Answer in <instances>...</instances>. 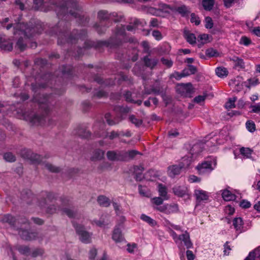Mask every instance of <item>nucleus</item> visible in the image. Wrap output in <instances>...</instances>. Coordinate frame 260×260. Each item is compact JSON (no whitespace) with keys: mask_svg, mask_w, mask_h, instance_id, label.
Returning <instances> with one entry per match:
<instances>
[{"mask_svg":"<svg viewBox=\"0 0 260 260\" xmlns=\"http://www.w3.org/2000/svg\"><path fill=\"white\" fill-rule=\"evenodd\" d=\"M141 219H142L143 221L147 222L151 226H154L156 224V222L154 220L152 219L149 216H148L145 214L141 215Z\"/></svg>","mask_w":260,"mask_h":260,"instance_id":"ea45409f","label":"nucleus"},{"mask_svg":"<svg viewBox=\"0 0 260 260\" xmlns=\"http://www.w3.org/2000/svg\"><path fill=\"white\" fill-rule=\"evenodd\" d=\"M246 125L247 129L250 132H253L255 130V125L253 121H247Z\"/></svg>","mask_w":260,"mask_h":260,"instance_id":"09e8293b","label":"nucleus"},{"mask_svg":"<svg viewBox=\"0 0 260 260\" xmlns=\"http://www.w3.org/2000/svg\"><path fill=\"white\" fill-rule=\"evenodd\" d=\"M165 200L164 199V198L159 197L153 198V199H152L151 202L154 205H156V206H158L162 204L163 202Z\"/></svg>","mask_w":260,"mask_h":260,"instance_id":"37998d69","label":"nucleus"},{"mask_svg":"<svg viewBox=\"0 0 260 260\" xmlns=\"http://www.w3.org/2000/svg\"><path fill=\"white\" fill-rule=\"evenodd\" d=\"M65 3L62 4L60 5L57 6V9H55L56 12H57V14L59 17V16L62 14H65L66 13H68L71 14L72 16L77 18L79 14L77 12H73L71 9L69 10V8H73L74 10H77V4L75 1L74 0H63Z\"/></svg>","mask_w":260,"mask_h":260,"instance_id":"f03ea898","label":"nucleus"},{"mask_svg":"<svg viewBox=\"0 0 260 260\" xmlns=\"http://www.w3.org/2000/svg\"><path fill=\"white\" fill-rule=\"evenodd\" d=\"M119 136V134L117 132L112 131L110 133H109L107 137L110 139L113 140Z\"/></svg>","mask_w":260,"mask_h":260,"instance_id":"680f3d73","label":"nucleus"},{"mask_svg":"<svg viewBox=\"0 0 260 260\" xmlns=\"http://www.w3.org/2000/svg\"><path fill=\"white\" fill-rule=\"evenodd\" d=\"M183 77L182 76V73H179V72H175L174 73H173V74H172L170 76V78L171 79L172 78H175L176 80H180L181 78H182Z\"/></svg>","mask_w":260,"mask_h":260,"instance_id":"052dcab7","label":"nucleus"},{"mask_svg":"<svg viewBox=\"0 0 260 260\" xmlns=\"http://www.w3.org/2000/svg\"><path fill=\"white\" fill-rule=\"evenodd\" d=\"M110 17V14L106 11H100L98 13V18L101 21H104L109 19Z\"/></svg>","mask_w":260,"mask_h":260,"instance_id":"e433bc0d","label":"nucleus"},{"mask_svg":"<svg viewBox=\"0 0 260 260\" xmlns=\"http://www.w3.org/2000/svg\"><path fill=\"white\" fill-rule=\"evenodd\" d=\"M129 120L137 127L140 126L143 122L141 119L137 118L134 115H131L129 116Z\"/></svg>","mask_w":260,"mask_h":260,"instance_id":"72a5a7b5","label":"nucleus"},{"mask_svg":"<svg viewBox=\"0 0 260 260\" xmlns=\"http://www.w3.org/2000/svg\"><path fill=\"white\" fill-rule=\"evenodd\" d=\"M103 25V22H101L100 24L98 25L95 24V27L96 28V31L99 34H102L104 33L106 30V28L105 27H102L101 26Z\"/></svg>","mask_w":260,"mask_h":260,"instance_id":"13d9d810","label":"nucleus"},{"mask_svg":"<svg viewBox=\"0 0 260 260\" xmlns=\"http://www.w3.org/2000/svg\"><path fill=\"white\" fill-rule=\"evenodd\" d=\"M243 220L241 218L238 217L235 218L233 220V225L236 229V231L238 233L242 232V229L243 228Z\"/></svg>","mask_w":260,"mask_h":260,"instance_id":"393cba45","label":"nucleus"},{"mask_svg":"<svg viewBox=\"0 0 260 260\" xmlns=\"http://www.w3.org/2000/svg\"><path fill=\"white\" fill-rule=\"evenodd\" d=\"M97 254V251L96 249H91L89 253V258L90 260H94L95 257Z\"/></svg>","mask_w":260,"mask_h":260,"instance_id":"bf43d9fd","label":"nucleus"},{"mask_svg":"<svg viewBox=\"0 0 260 260\" xmlns=\"http://www.w3.org/2000/svg\"><path fill=\"white\" fill-rule=\"evenodd\" d=\"M46 117L44 115L32 113L28 115L27 120L35 125H42L45 122Z\"/></svg>","mask_w":260,"mask_h":260,"instance_id":"6e6552de","label":"nucleus"},{"mask_svg":"<svg viewBox=\"0 0 260 260\" xmlns=\"http://www.w3.org/2000/svg\"><path fill=\"white\" fill-rule=\"evenodd\" d=\"M190 21L192 23H194L197 25L200 23V20L199 17L197 16L194 13H191Z\"/></svg>","mask_w":260,"mask_h":260,"instance_id":"5fc2aeb1","label":"nucleus"},{"mask_svg":"<svg viewBox=\"0 0 260 260\" xmlns=\"http://www.w3.org/2000/svg\"><path fill=\"white\" fill-rule=\"evenodd\" d=\"M63 212L64 214H66L68 217L70 218H72L75 217L76 214V212L69 208H64L63 209Z\"/></svg>","mask_w":260,"mask_h":260,"instance_id":"49530a36","label":"nucleus"},{"mask_svg":"<svg viewBox=\"0 0 260 260\" xmlns=\"http://www.w3.org/2000/svg\"><path fill=\"white\" fill-rule=\"evenodd\" d=\"M215 73L217 76L220 78H223L228 75V71L225 68L220 67L216 69Z\"/></svg>","mask_w":260,"mask_h":260,"instance_id":"7c9ffc66","label":"nucleus"},{"mask_svg":"<svg viewBox=\"0 0 260 260\" xmlns=\"http://www.w3.org/2000/svg\"><path fill=\"white\" fill-rule=\"evenodd\" d=\"M2 221L3 222L9 223L11 226L16 229L18 227L16 225V223L20 222L19 221H16L15 218L10 214L5 215L2 219Z\"/></svg>","mask_w":260,"mask_h":260,"instance_id":"a211bd4d","label":"nucleus"},{"mask_svg":"<svg viewBox=\"0 0 260 260\" xmlns=\"http://www.w3.org/2000/svg\"><path fill=\"white\" fill-rule=\"evenodd\" d=\"M158 7V10L164 12H167L168 10L171 9L170 6L169 5L164 3H159Z\"/></svg>","mask_w":260,"mask_h":260,"instance_id":"603ef678","label":"nucleus"},{"mask_svg":"<svg viewBox=\"0 0 260 260\" xmlns=\"http://www.w3.org/2000/svg\"><path fill=\"white\" fill-rule=\"evenodd\" d=\"M248 85H246L247 88H250L251 86H255L259 83V80L256 78H252L248 79Z\"/></svg>","mask_w":260,"mask_h":260,"instance_id":"c03bdc74","label":"nucleus"},{"mask_svg":"<svg viewBox=\"0 0 260 260\" xmlns=\"http://www.w3.org/2000/svg\"><path fill=\"white\" fill-rule=\"evenodd\" d=\"M3 157L6 161L10 162H14L16 160V156L11 152L5 153Z\"/></svg>","mask_w":260,"mask_h":260,"instance_id":"c9c22d12","label":"nucleus"},{"mask_svg":"<svg viewBox=\"0 0 260 260\" xmlns=\"http://www.w3.org/2000/svg\"><path fill=\"white\" fill-rule=\"evenodd\" d=\"M21 155L24 158L30 159L35 163H39L42 160V157L40 155L32 153L28 150L24 149L22 150Z\"/></svg>","mask_w":260,"mask_h":260,"instance_id":"9d476101","label":"nucleus"},{"mask_svg":"<svg viewBox=\"0 0 260 260\" xmlns=\"http://www.w3.org/2000/svg\"><path fill=\"white\" fill-rule=\"evenodd\" d=\"M105 118L107 122L110 125L117 124L122 120V119L119 117L115 118L114 119H112L111 116L109 113L106 114Z\"/></svg>","mask_w":260,"mask_h":260,"instance_id":"a878e982","label":"nucleus"},{"mask_svg":"<svg viewBox=\"0 0 260 260\" xmlns=\"http://www.w3.org/2000/svg\"><path fill=\"white\" fill-rule=\"evenodd\" d=\"M173 190L175 195L180 197H182L187 194V189L184 187L175 186Z\"/></svg>","mask_w":260,"mask_h":260,"instance_id":"5701e85b","label":"nucleus"},{"mask_svg":"<svg viewBox=\"0 0 260 260\" xmlns=\"http://www.w3.org/2000/svg\"><path fill=\"white\" fill-rule=\"evenodd\" d=\"M240 43L245 46H248L251 43V41L249 38L244 36L241 38Z\"/></svg>","mask_w":260,"mask_h":260,"instance_id":"4d7b16f0","label":"nucleus"},{"mask_svg":"<svg viewBox=\"0 0 260 260\" xmlns=\"http://www.w3.org/2000/svg\"><path fill=\"white\" fill-rule=\"evenodd\" d=\"M44 250L41 248L35 249L31 253L32 257H37L38 256L42 255L44 253Z\"/></svg>","mask_w":260,"mask_h":260,"instance_id":"864d4df0","label":"nucleus"},{"mask_svg":"<svg viewBox=\"0 0 260 260\" xmlns=\"http://www.w3.org/2000/svg\"><path fill=\"white\" fill-rule=\"evenodd\" d=\"M190 165V160L186 163L182 162V165L177 166L173 165L168 168V173L171 177H174L175 175H178L180 173L181 169L183 168H187Z\"/></svg>","mask_w":260,"mask_h":260,"instance_id":"9b49d317","label":"nucleus"},{"mask_svg":"<svg viewBox=\"0 0 260 260\" xmlns=\"http://www.w3.org/2000/svg\"><path fill=\"white\" fill-rule=\"evenodd\" d=\"M200 174H204L211 172L214 168L212 167L211 162L205 161L197 167Z\"/></svg>","mask_w":260,"mask_h":260,"instance_id":"4468645a","label":"nucleus"},{"mask_svg":"<svg viewBox=\"0 0 260 260\" xmlns=\"http://www.w3.org/2000/svg\"><path fill=\"white\" fill-rule=\"evenodd\" d=\"M123 151H108L107 152L108 159L112 161H123Z\"/></svg>","mask_w":260,"mask_h":260,"instance_id":"ddd939ff","label":"nucleus"},{"mask_svg":"<svg viewBox=\"0 0 260 260\" xmlns=\"http://www.w3.org/2000/svg\"><path fill=\"white\" fill-rule=\"evenodd\" d=\"M162 63L168 68H170L173 64V61L171 59H169L162 57L160 59Z\"/></svg>","mask_w":260,"mask_h":260,"instance_id":"a18cd8bd","label":"nucleus"},{"mask_svg":"<svg viewBox=\"0 0 260 260\" xmlns=\"http://www.w3.org/2000/svg\"><path fill=\"white\" fill-rule=\"evenodd\" d=\"M230 59L231 61H232L235 63L236 66L241 68H244V62L242 59L240 58L237 56H234L232 58H230Z\"/></svg>","mask_w":260,"mask_h":260,"instance_id":"473e14b6","label":"nucleus"},{"mask_svg":"<svg viewBox=\"0 0 260 260\" xmlns=\"http://www.w3.org/2000/svg\"><path fill=\"white\" fill-rule=\"evenodd\" d=\"M192 86L191 83L180 84L177 87V91L182 96L187 97L190 96L192 92Z\"/></svg>","mask_w":260,"mask_h":260,"instance_id":"0eeeda50","label":"nucleus"},{"mask_svg":"<svg viewBox=\"0 0 260 260\" xmlns=\"http://www.w3.org/2000/svg\"><path fill=\"white\" fill-rule=\"evenodd\" d=\"M179 242H183L186 248L189 249L192 247V243L187 232L185 231L183 234L179 235Z\"/></svg>","mask_w":260,"mask_h":260,"instance_id":"f3484780","label":"nucleus"},{"mask_svg":"<svg viewBox=\"0 0 260 260\" xmlns=\"http://www.w3.org/2000/svg\"><path fill=\"white\" fill-rule=\"evenodd\" d=\"M139 154V152L136 150H131L129 151H123V154L124 156L123 161H128L133 159L135 156Z\"/></svg>","mask_w":260,"mask_h":260,"instance_id":"4be33fe9","label":"nucleus"},{"mask_svg":"<svg viewBox=\"0 0 260 260\" xmlns=\"http://www.w3.org/2000/svg\"><path fill=\"white\" fill-rule=\"evenodd\" d=\"M184 36L187 42L190 44H194L196 43V37L192 33H190L187 31L184 32Z\"/></svg>","mask_w":260,"mask_h":260,"instance_id":"2f4dec72","label":"nucleus"},{"mask_svg":"<svg viewBox=\"0 0 260 260\" xmlns=\"http://www.w3.org/2000/svg\"><path fill=\"white\" fill-rule=\"evenodd\" d=\"M255 253L254 251L249 253L248 255L244 259V260H255Z\"/></svg>","mask_w":260,"mask_h":260,"instance_id":"774afa93","label":"nucleus"},{"mask_svg":"<svg viewBox=\"0 0 260 260\" xmlns=\"http://www.w3.org/2000/svg\"><path fill=\"white\" fill-rule=\"evenodd\" d=\"M237 98L233 97L229 99V101L225 103V107L227 109H232L235 107V102H236Z\"/></svg>","mask_w":260,"mask_h":260,"instance_id":"79ce46f5","label":"nucleus"},{"mask_svg":"<svg viewBox=\"0 0 260 260\" xmlns=\"http://www.w3.org/2000/svg\"><path fill=\"white\" fill-rule=\"evenodd\" d=\"M40 105V108L47 114L53 106V99L51 96L43 95L39 99H36Z\"/></svg>","mask_w":260,"mask_h":260,"instance_id":"20e7f679","label":"nucleus"},{"mask_svg":"<svg viewBox=\"0 0 260 260\" xmlns=\"http://www.w3.org/2000/svg\"><path fill=\"white\" fill-rule=\"evenodd\" d=\"M16 46L21 51H23L25 49L26 45L24 43L22 38H21L18 39Z\"/></svg>","mask_w":260,"mask_h":260,"instance_id":"8fccbe9b","label":"nucleus"},{"mask_svg":"<svg viewBox=\"0 0 260 260\" xmlns=\"http://www.w3.org/2000/svg\"><path fill=\"white\" fill-rule=\"evenodd\" d=\"M125 30L124 26L122 25L118 26L114 35L111 38L110 43L114 45H118L121 43L125 37Z\"/></svg>","mask_w":260,"mask_h":260,"instance_id":"39448f33","label":"nucleus"},{"mask_svg":"<svg viewBox=\"0 0 260 260\" xmlns=\"http://www.w3.org/2000/svg\"><path fill=\"white\" fill-rule=\"evenodd\" d=\"M205 27L207 28H211L213 26L212 19L210 17H206L205 18Z\"/></svg>","mask_w":260,"mask_h":260,"instance_id":"3c124183","label":"nucleus"},{"mask_svg":"<svg viewBox=\"0 0 260 260\" xmlns=\"http://www.w3.org/2000/svg\"><path fill=\"white\" fill-rule=\"evenodd\" d=\"M92 223L95 224L96 225L99 226L103 227L108 224V221L107 220L105 221L101 219L99 220H94L92 221Z\"/></svg>","mask_w":260,"mask_h":260,"instance_id":"6e6d98bb","label":"nucleus"},{"mask_svg":"<svg viewBox=\"0 0 260 260\" xmlns=\"http://www.w3.org/2000/svg\"><path fill=\"white\" fill-rule=\"evenodd\" d=\"M104 156V151L101 149H96L93 152L90 159L92 161L101 160Z\"/></svg>","mask_w":260,"mask_h":260,"instance_id":"b1692460","label":"nucleus"},{"mask_svg":"<svg viewBox=\"0 0 260 260\" xmlns=\"http://www.w3.org/2000/svg\"><path fill=\"white\" fill-rule=\"evenodd\" d=\"M12 27H14L16 30L14 32V34H16L17 30L19 29L27 38L32 37L35 34L41 33L43 30L41 24L35 23V24L34 25L32 22H30L29 24L19 23L15 26L11 23L7 25L6 28L7 30H9Z\"/></svg>","mask_w":260,"mask_h":260,"instance_id":"f257e3e1","label":"nucleus"},{"mask_svg":"<svg viewBox=\"0 0 260 260\" xmlns=\"http://www.w3.org/2000/svg\"><path fill=\"white\" fill-rule=\"evenodd\" d=\"M77 31L76 30V32H73L72 34L68 38L67 37L66 35V32H61L59 35V39H61L60 41H58V43H63L65 42H67L69 43H75L77 39H82L86 35V32L85 31H83L82 34H80L78 35L77 36H74L76 35Z\"/></svg>","mask_w":260,"mask_h":260,"instance_id":"423d86ee","label":"nucleus"},{"mask_svg":"<svg viewBox=\"0 0 260 260\" xmlns=\"http://www.w3.org/2000/svg\"><path fill=\"white\" fill-rule=\"evenodd\" d=\"M152 36L157 40H160L162 38V35L158 30H153Z\"/></svg>","mask_w":260,"mask_h":260,"instance_id":"69168bd1","label":"nucleus"},{"mask_svg":"<svg viewBox=\"0 0 260 260\" xmlns=\"http://www.w3.org/2000/svg\"><path fill=\"white\" fill-rule=\"evenodd\" d=\"M97 201L101 206L107 207L110 205V200L104 196H100L98 198Z\"/></svg>","mask_w":260,"mask_h":260,"instance_id":"cd10ccee","label":"nucleus"},{"mask_svg":"<svg viewBox=\"0 0 260 260\" xmlns=\"http://www.w3.org/2000/svg\"><path fill=\"white\" fill-rule=\"evenodd\" d=\"M155 210H158L168 214L174 212H177L178 211V207L176 204L174 205H165L160 206H153Z\"/></svg>","mask_w":260,"mask_h":260,"instance_id":"1a4fd4ad","label":"nucleus"},{"mask_svg":"<svg viewBox=\"0 0 260 260\" xmlns=\"http://www.w3.org/2000/svg\"><path fill=\"white\" fill-rule=\"evenodd\" d=\"M122 225H119L116 226L113 231L112 239L116 243L121 242L124 240V237L121 233V229Z\"/></svg>","mask_w":260,"mask_h":260,"instance_id":"2eb2a0df","label":"nucleus"},{"mask_svg":"<svg viewBox=\"0 0 260 260\" xmlns=\"http://www.w3.org/2000/svg\"><path fill=\"white\" fill-rule=\"evenodd\" d=\"M56 211L55 206L53 205H51L47 207L46 211L49 214H53Z\"/></svg>","mask_w":260,"mask_h":260,"instance_id":"e2e57ef3","label":"nucleus"},{"mask_svg":"<svg viewBox=\"0 0 260 260\" xmlns=\"http://www.w3.org/2000/svg\"><path fill=\"white\" fill-rule=\"evenodd\" d=\"M45 168L49 171L53 173L59 172L60 170L59 168L54 166L49 163H46L45 164Z\"/></svg>","mask_w":260,"mask_h":260,"instance_id":"a19ab883","label":"nucleus"},{"mask_svg":"<svg viewBox=\"0 0 260 260\" xmlns=\"http://www.w3.org/2000/svg\"><path fill=\"white\" fill-rule=\"evenodd\" d=\"M186 257L187 260H194L195 258V256L193 254V252L189 250H187L186 251Z\"/></svg>","mask_w":260,"mask_h":260,"instance_id":"338daca9","label":"nucleus"},{"mask_svg":"<svg viewBox=\"0 0 260 260\" xmlns=\"http://www.w3.org/2000/svg\"><path fill=\"white\" fill-rule=\"evenodd\" d=\"M215 0H202V4L206 11H211L214 5Z\"/></svg>","mask_w":260,"mask_h":260,"instance_id":"bb28decb","label":"nucleus"},{"mask_svg":"<svg viewBox=\"0 0 260 260\" xmlns=\"http://www.w3.org/2000/svg\"><path fill=\"white\" fill-rule=\"evenodd\" d=\"M147 24V23L145 21H141L138 19H135L133 22V25H128L126 26V29L128 31H133L136 28H138L139 25L143 27Z\"/></svg>","mask_w":260,"mask_h":260,"instance_id":"412c9836","label":"nucleus"},{"mask_svg":"<svg viewBox=\"0 0 260 260\" xmlns=\"http://www.w3.org/2000/svg\"><path fill=\"white\" fill-rule=\"evenodd\" d=\"M74 226L81 242L85 244L91 242V233L87 231L85 227L81 224L74 223Z\"/></svg>","mask_w":260,"mask_h":260,"instance_id":"7ed1b4c3","label":"nucleus"},{"mask_svg":"<svg viewBox=\"0 0 260 260\" xmlns=\"http://www.w3.org/2000/svg\"><path fill=\"white\" fill-rule=\"evenodd\" d=\"M176 11L183 16L187 15L190 13L189 9L185 5L178 7L176 9Z\"/></svg>","mask_w":260,"mask_h":260,"instance_id":"f704fd0d","label":"nucleus"},{"mask_svg":"<svg viewBox=\"0 0 260 260\" xmlns=\"http://www.w3.org/2000/svg\"><path fill=\"white\" fill-rule=\"evenodd\" d=\"M194 196L198 202L207 201L209 198L208 192L201 189H196L194 190Z\"/></svg>","mask_w":260,"mask_h":260,"instance_id":"dca6fc26","label":"nucleus"},{"mask_svg":"<svg viewBox=\"0 0 260 260\" xmlns=\"http://www.w3.org/2000/svg\"><path fill=\"white\" fill-rule=\"evenodd\" d=\"M16 230L18 231V234L21 238L25 240H33L36 239L38 236V233L36 232H29L26 230L19 229L18 227L17 228Z\"/></svg>","mask_w":260,"mask_h":260,"instance_id":"f8f14e48","label":"nucleus"},{"mask_svg":"<svg viewBox=\"0 0 260 260\" xmlns=\"http://www.w3.org/2000/svg\"><path fill=\"white\" fill-rule=\"evenodd\" d=\"M74 134L82 138H87L90 136V133L88 131L81 126L75 129Z\"/></svg>","mask_w":260,"mask_h":260,"instance_id":"aec40b11","label":"nucleus"},{"mask_svg":"<svg viewBox=\"0 0 260 260\" xmlns=\"http://www.w3.org/2000/svg\"><path fill=\"white\" fill-rule=\"evenodd\" d=\"M144 64L146 67L153 69L157 64L158 59L156 58H151L149 56H146L143 58Z\"/></svg>","mask_w":260,"mask_h":260,"instance_id":"6ab92c4d","label":"nucleus"},{"mask_svg":"<svg viewBox=\"0 0 260 260\" xmlns=\"http://www.w3.org/2000/svg\"><path fill=\"white\" fill-rule=\"evenodd\" d=\"M205 54L209 57H216L219 55V53L217 50L212 48L207 49L205 51Z\"/></svg>","mask_w":260,"mask_h":260,"instance_id":"58836bf2","label":"nucleus"},{"mask_svg":"<svg viewBox=\"0 0 260 260\" xmlns=\"http://www.w3.org/2000/svg\"><path fill=\"white\" fill-rule=\"evenodd\" d=\"M252 150L249 148L242 147L240 149V153L247 158L250 157Z\"/></svg>","mask_w":260,"mask_h":260,"instance_id":"4c0bfd02","label":"nucleus"},{"mask_svg":"<svg viewBox=\"0 0 260 260\" xmlns=\"http://www.w3.org/2000/svg\"><path fill=\"white\" fill-rule=\"evenodd\" d=\"M222 196L226 201H233L236 199V196L228 190H224L222 192Z\"/></svg>","mask_w":260,"mask_h":260,"instance_id":"c85d7f7f","label":"nucleus"},{"mask_svg":"<svg viewBox=\"0 0 260 260\" xmlns=\"http://www.w3.org/2000/svg\"><path fill=\"white\" fill-rule=\"evenodd\" d=\"M250 108L252 109V112L253 113H260V104L255 105H251Z\"/></svg>","mask_w":260,"mask_h":260,"instance_id":"0e129e2a","label":"nucleus"},{"mask_svg":"<svg viewBox=\"0 0 260 260\" xmlns=\"http://www.w3.org/2000/svg\"><path fill=\"white\" fill-rule=\"evenodd\" d=\"M158 191L160 197L164 198L165 200H168L169 199V197L167 194V188L162 184H159L158 185Z\"/></svg>","mask_w":260,"mask_h":260,"instance_id":"c756f323","label":"nucleus"},{"mask_svg":"<svg viewBox=\"0 0 260 260\" xmlns=\"http://www.w3.org/2000/svg\"><path fill=\"white\" fill-rule=\"evenodd\" d=\"M17 250L23 254H27L30 252L29 248L26 246H19L17 247Z\"/></svg>","mask_w":260,"mask_h":260,"instance_id":"de8ad7c7","label":"nucleus"}]
</instances>
